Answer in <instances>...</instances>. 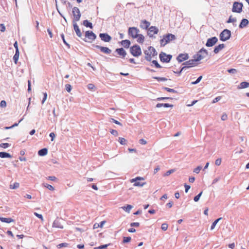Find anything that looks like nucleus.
<instances>
[{
    "mask_svg": "<svg viewBox=\"0 0 249 249\" xmlns=\"http://www.w3.org/2000/svg\"><path fill=\"white\" fill-rule=\"evenodd\" d=\"M231 36V32L228 29H224L219 35L220 39L222 41H226L229 39Z\"/></svg>",
    "mask_w": 249,
    "mask_h": 249,
    "instance_id": "6",
    "label": "nucleus"
},
{
    "mask_svg": "<svg viewBox=\"0 0 249 249\" xmlns=\"http://www.w3.org/2000/svg\"><path fill=\"white\" fill-rule=\"evenodd\" d=\"M137 38V41L139 43H142L144 41V36L142 34H139Z\"/></svg>",
    "mask_w": 249,
    "mask_h": 249,
    "instance_id": "34",
    "label": "nucleus"
},
{
    "mask_svg": "<svg viewBox=\"0 0 249 249\" xmlns=\"http://www.w3.org/2000/svg\"><path fill=\"white\" fill-rule=\"evenodd\" d=\"M208 54V51L206 49L202 48L194 56V58H196L197 61H199L206 57Z\"/></svg>",
    "mask_w": 249,
    "mask_h": 249,
    "instance_id": "4",
    "label": "nucleus"
},
{
    "mask_svg": "<svg viewBox=\"0 0 249 249\" xmlns=\"http://www.w3.org/2000/svg\"><path fill=\"white\" fill-rule=\"evenodd\" d=\"M202 76H199L197 79L196 80V81H194V82H192V85H196L197 84H198L200 81L202 79Z\"/></svg>",
    "mask_w": 249,
    "mask_h": 249,
    "instance_id": "41",
    "label": "nucleus"
},
{
    "mask_svg": "<svg viewBox=\"0 0 249 249\" xmlns=\"http://www.w3.org/2000/svg\"><path fill=\"white\" fill-rule=\"evenodd\" d=\"M222 219L221 217H220L218 219H217L216 220H215L212 224L211 225V230H213L214 229V228H215L216 225L217 224V223Z\"/></svg>",
    "mask_w": 249,
    "mask_h": 249,
    "instance_id": "36",
    "label": "nucleus"
},
{
    "mask_svg": "<svg viewBox=\"0 0 249 249\" xmlns=\"http://www.w3.org/2000/svg\"><path fill=\"white\" fill-rule=\"evenodd\" d=\"M130 53L135 57H138L142 54L141 47L138 45H135L130 48Z\"/></svg>",
    "mask_w": 249,
    "mask_h": 249,
    "instance_id": "5",
    "label": "nucleus"
},
{
    "mask_svg": "<svg viewBox=\"0 0 249 249\" xmlns=\"http://www.w3.org/2000/svg\"><path fill=\"white\" fill-rule=\"evenodd\" d=\"M159 29L155 26H151L148 30V35L152 37L153 35L158 34Z\"/></svg>",
    "mask_w": 249,
    "mask_h": 249,
    "instance_id": "14",
    "label": "nucleus"
},
{
    "mask_svg": "<svg viewBox=\"0 0 249 249\" xmlns=\"http://www.w3.org/2000/svg\"><path fill=\"white\" fill-rule=\"evenodd\" d=\"M221 98V96L216 97L213 100L212 103L214 104V103H215L218 102L220 100Z\"/></svg>",
    "mask_w": 249,
    "mask_h": 249,
    "instance_id": "57",
    "label": "nucleus"
},
{
    "mask_svg": "<svg viewBox=\"0 0 249 249\" xmlns=\"http://www.w3.org/2000/svg\"><path fill=\"white\" fill-rule=\"evenodd\" d=\"M163 89L169 92L177 93V91L173 89H170L167 87H164Z\"/></svg>",
    "mask_w": 249,
    "mask_h": 249,
    "instance_id": "38",
    "label": "nucleus"
},
{
    "mask_svg": "<svg viewBox=\"0 0 249 249\" xmlns=\"http://www.w3.org/2000/svg\"><path fill=\"white\" fill-rule=\"evenodd\" d=\"M153 78L157 79L158 81H166L167 79L164 77H154Z\"/></svg>",
    "mask_w": 249,
    "mask_h": 249,
    "instance_id": "39",
    "label": "nucleus"
},
{
    "mask_svg": "<svg viewBox=\"0 0 249 249\" xmlns=\"http://www.w3.org/2000/svg\"><path fill=\"white\" fill-rule=\"evenodd\" d=\"M159 57L161 62L168 63L170 61L172 55L171 54H167L165 53L161 52L159 55Z\"/></svg>",
    "mask_w": 249,
    "mask_h": 249,
    "instance_id": "9",
    "label": "nucleus"
},
{
    "mask_svg": "<svg viewBox=\"0 0 249 249\" xmlns=\"http://www.w3.org/2000/svg\"><path fill=\"white\" fill-rule=\"evenodd\" d=\"M224 47H225V45L224 44H219L218 46L215 47L214 50H213V52L216 54V53H218Z\"/></svg>",
    "mask_w": 249,
    "mask_h": 249,
    "instance_id": "23",
    "label": "nucleus"
},
{
    "mask_svg": "<svg viewBox=\"0 0 249 249\" xmlns=\"http://www.w3.org/2000/svg\"><path fill=\"white\" fill-rule=\"evenodd\" d=\"M221 120L222 121H225L227 119H228V115L226 113H224L222 114V115L221 116Z\"/></svg>",
    "mask_w": 249,
    "mask_h": 249,
    "instance_id": "53",
    "label": "nucleus"
},
{
    "mask_svg": "<svg viewBox=\"0 0 249 249\" xmlns=\"http://www.w3.org/2000/svg\"><path fill=\"white\" fill-rule=\"evenodd\" d=\"M109 245V244H106V245H101L98 247L94 248V249H105L107 248Z\"/></svg>",
    "mask_w": 249,
    "mask_h": 249,
    "instance_id": "40",
    "label": "nucleus"
},
{
    "mask_svg": "<svg viewBox=\"0 0 249 249\" xmlns=\"http://www.w3.org/2000/svg\"><path fill=\"white\" fill-rule=\"evenodd\" d=\"M249 24V21L246 18H244L241 20L240 24H239V27L240 28H244L247 26Z\"/></svg>",
    "mask_w": 249,
    "mask_h": 249,
    "instance_id": "22",
    "label": "nucleus"
},
{
    "mask_svg": "<svg viewBox=\"0 0 249 249\" xmlns=\"http://www.w3.org/2000/svg\"><path fill=\"white\" fill-rule=\"evenodd\" d=\"M140 31L136 27H129L128 30V34L133 38H136L139 34Z\"/></svg>",
    "mask_w": 249,
    "mask_h": 249,
    "instance_id": "8",
    "label": "nucleus"
},
{
    "mask_svg": "<svg viewBox=\"0 0 249 249\" xmlns=\"http://www.w3.org/2000/svg\"><path fill=\"white\" fill-rule=\"evenodd\" d=\"M0 106L1 107H6V102L4 100H2L0 103Z\"/></svg>",
    "mask_w": 249,
    "mask_h": 249,
    "instance_id": "59",
    "label": "nucleus"
},
{
    "mask_svg": "<svg viewBox=\"0 0 249 249\" xmlns=\"http://www.w3.org/2000/svg\"><path fill=\"white\" fill-rule=\"evenodd\" d=\"M110 133L115 136H117L118 135V133L116 130L112 129L110 131Z\"/></svg>",
    "mask_w": 249,
    "mask_h": 249,
    "instance_id": "63",
    "label": "nucleus"
},
{
    "mask_svg": "<svg viewBox=\"0 0 249 249\" xmlns=\"http://www.w3.org/2000/svg\"><path fill=\"white\" fill-rule=\"evenodd\" d=\"M61 37L63 40V42L64 43V44L67 45L69 48H70V45L66 41L65 39V37H64V34H61Z\"/></svg>",
    "mask_w": 249,
    "mask_h": 249,
    "instance_id": "48",
    "label": "nucleus"
},
{
    "mask_svg": "<svg viewBox=\"0 0 249 249\" xmlns=\"http://www.w3.org/2000/svg\"><path fill=\"white\" fill-rule=\"evenodd\" d=\"M173 107V105H170V104H167V103H158L156 105V107Z\"/></svg>",
    "mask_w": 249,
    "mask_h": 249,
    "instance_id": "25",
    "label": "nucleus"
},
{
    "mask_svg": "<svg viewBox=\"0 0 249 249\" xmlns=\"http://www.w3.org/2000/svg\"><path fill=\"white\" fill-rule=\"evenodd\" d=\"M72 13L73 16L72 22L75 23L78 21L80 20L81 16L79 8L76 7H74L72 8Z\"/></svg>",
    "mask_w": 249,
    "mask_h": 249,
    "instance_id": "7",
    "label": "nucleus"
},
{
    "mask_svg": "<svg viewBox=\"0 0 249 249\" xmlns=\"http://www.w3.org/2000/svg\"><path fill=\"white\" fill-rule=\"evenodd\" d=\"M66 87V89L68 92H70L71 91V87L70 84H67L65 86Z\"/></svg>",
    "mask_w": 249,
    "mask_h": 249,
    "instance_id": "54",
    "label": "nucleus"
},
{
    "mask_svg": "<svg viewBox=\"0 0 249 249\" xmlns=\"http://www.w3.org/2000/svg\"><path fill=\"white\" fill-rule=\"evenodd\" d=\"M34 214L38 218H39L40 219H41V220L42 221H43L44 220L43 219V217L42 215V214H38V213H36V212H35L34 213Z\"/></svg>",
    "mask_w": 249,
    "mask_h": 249,
    "instance_id": "52",
    "label": "nucleus"
},
{
    "mask_svg": "<svg viewBox=\"0 0 249 249\" xmlns=\"http://www.w3.org/2000/svg\"><path fill=\"white\" fill-rule=\"evenodd\" d=\"M176 39L175 35L171 34H168L163 36V38L160 39V43L161 46H164L170 41L174 40Z\"/></svg>",
    "mask_w": 249,
    "mask_h": 249,
    "instance_id": "2",
    "label": "nucleus"
},
{
    "mask_svg": "<svg viewBox=\"0 0 249 249\" xmlns=\"http://www.w3.org/2000/svg\"><path fill=\"white\" fill-rule=\"evenodd\" d=\"M10 146V144L8 143H1L0 144V147L3 148H7Z\"/></svg>",
    "mask_w": 249,
    "mask_h": 249,
    "instance_id": "43",
    "label": "nucleus"
},
{
    "mask_svg": "<svg viewBox=\"0 0 249 249\" xmlns=\"http://www.w3.org/2000/svg\"><path fill=\"white\" fill-rule=\"evenodd\" d=\"M175 172L174 169H171L167 171L166 173L165 174V176H168L170 175L171 174L174 173Z\"/></svg>",
    "mask_w": 249,
    "mask_h": 249,
    "instance_id": "58",
    "label": "nucleus"
},
{
    "mask_svg": "<svg viewBox=\"0 0 249 249\" xmlns=\"http://www.w3.org/2000/svg\"><path fill=\"white\" fill-rule=\"evenodd\" d=\"M68 246V244L66 243H62L57 245V248L60 249L63 247H67Z\"/></svg>",
    "mask_w": 249,
    "mask_h": 249,
    "instance_id": "45",
    "label": "nucleus"
},
{
    "mask_svg": "<svg viewBox=\"0 0 249 249\" xmlns=\"http://www.w3.org/2000/svg\"><path fill=\"white\" fill-rule=\"evenodd\" d=\"M197 62H198L196 58H194L193 59H190L184 63H183V65H185V66L183 67L181 70L178 72L179 74H180L182 71L184 70H185L187 68L193 67L196 66L197 64Z\"/></svg>",
    "mask_w": 249,
    "mask_h": 249,
    "instance_id": "3",
    "label": "nucleus"
},
{
    "mask_svg": "<svg viewBox=\"0 0 249 249\" xmlns=\"http://www.w3.org/2000/svg\"><path fill=\"white\" fill-rule=\"evenodd\" d=\"M141 180H144V178L142 177H136L135 178H133L130 180V182L131 183L134 182L133 185L134 186H139V187H142L145 184V182L141 183L138 181Z\"/></svg>",
    "mask_w": 249,
    "mask_h": 249,
    "instance_id": "11",
    "label": "nucleus"
},
{
    "mask_svg": "<svg viewBox=\"0 0 249 249\" xmlns=\"http://www.w3.org/2000/svg\"><path fill=\"white\" fill-rule=\"evenodd\" d=\"M131 238L130 237H124L123 238V242L124 243H128L130 241Z\"/></svg>",
    "mask_w": 249,
    "mask_h": 249,
    "instance_id": "47",
    "label": "nucleus"
},
{
    "mask_svg": "<svg viewBox=\"0 0 249 249\" xmlns=\"http://www.w3.org/2000/svg\"><path fill=\"white\" fill-rule=\"evenodd\" d=\"M249 87V83L247 82H242L240 83L238 88L245 89Z\"/></svg>",
    "mask_w": 249,
    "mask_h": 249,
    "instance_id": "30",
    "label": "nucleus"
},
{
    "mask_svg": "<svg viewBox=\"0 0 249 249\" xmlns=\"http://www.w3.org/2000/svg\"><path fill=\"white\" fill-rule=\"evenodd\" d=\"M0 31L3 32L5 31V27L3 24H0Z\"/></svg>",
    "mask_w": 249,
    "mask_h": 249,
    "instance_id": "60",
    "label": "nucleus"
},
{
    "mask_svg": "<svg viewBox=\"0 0 249 249\" xmlns=\"http://www.w3.org/2000/svg\"><path fill=\"white\" fill-rule=\"evenodd\" d=\"M50 137L51 138V141H53L55 138V135L53 132H52L50 134Z\"/></svg>",
    "mask_w": 249,
    "mask_h": 249,
    "instance_id": "64",
    "label": "nucleus"
},
{
    "mask_svg": "<svg viewBox=\"0 0 249 249\" xmlns=\"http://www.w3.org/2000/svg\"><path fill=\"white\" fill-rule=\"evenodd\" d=\"M53 228H59L62 229H63V226L61 224L60 220L58 218H56L53 222Z\"/></svg>",
    "mask_w": 249,
    "mask_h": 249,
    "instance_id": "17",
    "label": "nucleus"
},
{
    "mask_svg": "<svg viewBox=\"0 0 249 249\" xmlns=\"http://www.w3.org/2000/svg\"><path fill=\"white\" fill-rule=\"evenodd\" d=\"M228 71L230 73L234 74L237 72V70L235 69H231L228 70Z\"/></svg>",
    "mask_w": 249,
    "mask_h": 249,
    "instance_id": "56",
    "label": "nucleus"
},
{
    "mask_svg": "<svg viewBox=\"0 0 249 249\" xmlns=\"http://www.w3.org/2000/svg\"><path fill=\"white\" fill-rule=\"evenodd\" d=\"M150 25V23L146 20L141 21L140 27L143 29H147Z\"/></svg>",
    "mask_w": 249,
    "mask_h": 249,
    "instance_id": "20",
    "label": "nucleus"
},
{
    "mask_svg": "<svg viewBox=\"0 0 249 249\" xmlns=\"http://www.w3.org/2000/svg\"><path fill=\"white\" fill-rule=\"evenodd\" d=\"M99 37L102 40L106 42H109L111 40V37L107 33H100Z\"/></svg>",
    "mask_w": 249,
    "mask_h": 249,
    "instance_id": "13",
    "label": "nucleus"
},
{
    "mask_svg": "<svg viewBox=\"0 0 249 249\" xmlns=\"http://www.w3.org/2000/svg\"><path fill=\"white\" fill-rule=\"evenodd\" d=\"M0 220L2 222H5L6 223H10L11 222L14 221V220L11 218H4L0 217Z\"/></svg>",
    "mask_w": 249,
    "mask_h": 249,
    "instance_id": "28",
    "label": "nucleus"
},
{
    "mask_svg": "<svg viewBox=\"0 0 249 249\" xmlns=\"http://www.w3.org/2000/svg\"><path fill=\"white\" fill-rule=\"evenodd\" d=\"M221 158H218L217 160H216L215 161V164L216 165L219 166L221 164Z\"/></svg>",
    "mask_w": 249,
    "mask_h": 249,
    "instance_id": "55",
    "label": "nucleus"
},
{
    "mask_svg": "<svg viewBox=\"0 0 249 249\" xmlns=\"http://www.w3.org/2000/svg\"><path fill=\"white\" fill-rule=\"evenodd\" d=\"M168 227V226L166 223H163L161 225V228L162 230L165 231L167 230Z\"/></svg>",
    "mask_w": 249,
    "mask_h": 249,
    "instance_id": "51",
    "label": "nucleus"
},
{
    "mask_svg": "<svg viewBox=\"0 0 249 249\" xmlns=\"http://www.w3.org/2000/svg\"><path fill=\"white\" fill-rule=\"evenodd\" d=\"M133 208V206L131 205H127L126 206H123L122 209L124 210L125 212L129 213L131 210V209Z\"/></svg>",
    "mask_w": 249,
    "mask_h": 249,
    "instance_id": "33",
    "label": "nucleus"
},
{
    "mask_svg": "<svg viewBox=\"0 0 249 249\" xmlns=\"http://www.w3.org/2000/svg\"><path fill=\"white\" fill-rule=\"evenodd\" d=\"M44 186L46 187L47 189L51 191H53L54 190V187L51 185H49L48 184H44Z\"/></svg>",
    "mask_w": 249,
    "mask_h": 249,
    "instance_id": "44",
    "label": "nucleus"
},
{
    "mask_svg": "<svg viewBox=\"0 0 249 249\" xmlns=\"http://www.w3.org/2000/svg\"><path fill=\"white\" fill-rule=\"evenodd\" d=\"M122 45L125 48H128L130 45V41L128 40H124L121 42Z\"/></svg>",
    "mask_w": 249,
    "mask_h": 249,
    "instance_id": "27",
    "label": "nucleus"
},
{
    "mask_svg": "<svg viewBox=\"0 0 249 249\" xmlns=\"http://www.w3.org/2000/svg\"><path fill=\"white\" fill-rule=\"evenodd\" d=\"M43 95H44V97H43V98L42 100V104H44V103L45 102V101L46 100V99H47V94L46 92H45L43 93Z\"/></svg>",
    "mask_w": 249,
    "mask_h": 249,
    "instance_id": "61",
    "label": "nucleus"
},
{
    "mask_svg": "<svg viewBox=\"0 0 249 249\" xmlns=\"http://www.w3.org/2000/svg\"><path fill=\"white\" fill-rule=\"evenodd\" d=\"M202 194V192H201L200 193H199L197 196H196L194 198V200L195 202H197L199 200L200 196H201Z\"/></svg>",
    "mask_w": 249,
    "mask_h": 249,
    "instance_id": "42",
    "label": "nucleus"
},
{
    "mask_svg": "<svg viewBox=\"0 0 249 249\" xmlns=\"http://www.w3.org/2000/svg\"><path fill=\"white\" fill-rule=\"evenodd\" d=\"M23 120V118H21L18 122V123H15L13 125L11 126H6L4 127V129H6V130H7V129H11V128H12L15 126H17L18 125V124L19 123H20L22 120Z\"/></svg>",
    "mask_w": 249,
    "mask_h": 249,
    "instance_id": "37",
    "label": "nucleus"
},
{
    "mask_svg": "<svg viewBox=\"0 0 249 249\" xmlns=\"http://www.w3.org/2000/svg\"><path fill=\"white\" fill-rule=\"evenodd\" d=\"M144 53L145 55V59L148 61H151V56H154L157 55L155 49L152 46L149 47L148 50L144 51Z\"/></svg>",
    "mask_w": 249,
    "mask_h": 249,
    "instance_id": "1",
    "label": "nucleus"
},
{
    "mask_svg": "<svg viewBox=\"0 0 249 249\" xmlns=\"http://www.w3.org/2000/svg\"><path fill=\"white\" fill-rule=\"evenodd\" d=\"M243 4L241 2H234L233 4L232 11L240 13L242 11Z\"/></svg>",
    "mask_w": 249,
    "mask_h": 249,
    "instance_id": "10",
    "label": "nucleus"
},
{
    "mask_svg": "<svg viewBox=\"0 0 249 249\" xmlns=\"http://www.w3.org/2000/svg\"><path fill=\"white\" fill-rule=\"evenodd\" d=\"M202 169V167L201 166H198L194 170V172L196 174H198Z\"/></svg>",
    "mask_w": 249,
    "mask_h": 249,
    "instance_id": "49",
    "label": "nucleus"
},
{
    "mask_svg": "<svg viewBox=\"0 0 249 249\" xmlns=\"http://www.w3.org/2000/svg\"><path fill=\"white\" fill-rule=\"evenodd\" d=\"M189 58V55L187 53H180L177 58L178 61L180 63L183 61L186 60Z\"/></svg>",
    "mask_w": 249,
    "mask_h": 249,
    "instance_id": "15",
    "label": "nucleus"
},
{
    "mask_svg": "<svg viewBox=\"0 0 249 249\" xmlns=\"http://www.w3.org/2000/svg\"><path fill=\"white\" fill-rule=\"evenodd\" d=\"M236 22V18H232L231 16L229 17V19L227 20V22L229 23H232L233 25L236 26V25L234 24Z\"/></svg>",
    "mask_w": 249,
    "mask_h": 249,
    "instance_id": "31",
    "label": "nucleus"
},
{
    "mask_svg": "<svg viewBox=\"0 0 249 249\" xmlns=\"http://www.w3.org/2000/svg\"><path fill=\"white\" fill-rule=\"evenodd\" d=\"M95 47L97 49H99L100 51L106 53V54H110L111 52V50L106 47H103L99 45H95Z\"/></svg>",
    "mask_w": 249,
    "mask_h": 249,
    "instance_id": "16",
    "label": "nucleus"
},
{
    "mask_svg": "<svg viewBox=\"0 0 249 249\" xmlns=\"http://www.w3.org/2000/svg\"><path fill=\"white\" fill-rule=\"evenodd\" d=\"M19 50L16 51L15 54L13 56V60L15 64H17L19 58Z\"/></svg>",
    "mask_w": 249,
    "mask_h": 249,
    "instance_id": "29",
    "label": "nucleus"
},
{
    "mask_svg": "<svg viewBox=\"0 0 249 249\" xmlns=\"http://www.w3.org/2000/svg\"><path fill=\"white\" fill-rule=\"evenodd\" d=\"M119 141L122 145L125 144L126 140L125 139L120 137L119 138Z\"/></svg>",
    "mask_w": 249,
    "mask_h": 249,
    "instance_id": "46",
    "label": "nucleus"
},
{
    "mask_svg": "<svg viewBox=\"0 0 249 249\" xmlns=\"http://www.w3.org/2000/svg\"><path fill=\"white\" fill-rule=\"evenodd\" d=\"M48 149L46 148H42L38 151V155L40 156H44L47 154Z\"/></svg>",
    "mask_w": 249,
    "mask_h": 249,
    "instance_id": "24",
    "label": "nucleus"
},
{
    "mask_svg": "<svg viewBox=\"0 0 249 249\" xmlns=\"http://www.w3.org/2000/svg\"><path fill=\"white\" fill-rule=\"evenodd\" d=\"M115 52L123 58H124L126 55V52L123 48L116 49Z\"/></svg>",
    "mask_w": 249,
    "mask_h": 249,
    "instance_id": "19",
    "label": "nucleus"
},
{
    "mask_svg": "<svg viewBox=\"0 0 249 249\" xmlns=\"http://www.w3.org/2000/svg\"><path fill=\"white\" fill-rule=\"evenodd\" d=\"M83 25L87 27H89L90 29H92L93 26L92 23L89 22L88 20H85L83 21Z\"/></svg>",
    "mask_w": 249,
    "mask_h": 249,
    "instance_id": "32",
    "label": "nucleus"
},
{
    "mask_svg": "<svg viewBox=\"0 0 249 249\" xmlns=\"http://www.w3.org/2000/svg\"><path fill=\"white\" fill-rule=\"evenodd\" d=\"M12 156L6 152H0V158H11Z\"/></svg>",
    "mask_w": 249,
    "mask_h": 249,
    "instance_id": "26",
    "label": "nucleus"
},
{
    "mask_svg": "<svg viewBox=\"0 0 249 249\" xmlns=\"http://www.w3.org/2000/svg\"><path fill=\"white\" fill-rule=\"evenodd\" d=\"M19 187V183L18 182H15L13 184H10L9 188L11 189H16Z\"/></svg>",
    "mask_w": 249,
    "mask_h": 249,
    "instance_id": "35",
    "label": "nucleus"
},
{
    "mask_svg": "<svg viewBox=\"0 0 249 249\" xmlns=\"http://www.w3.org/2000/svg\"><path fill=\"white\" fill-rule=\"evenodd\" d=\"M131 227H139L140 223L139 222H133L130 224Z\"/></svg>",
    "mask_w": 249,
    "mask_h": 249,
    "instance_id": "62",
    "label": "nucleus"
},
{
    "mask_svg": "<svg viewBox=\"0 0 249 249\" xmlns=\"http://www.w3.org/2000/svg\"><path fill=\"white\" fill-rule=\"evenodd\" d=\"M152 63L154 64L155 66V67L157 68H161L160 65L158 63V62L156 60H153L152 61Z\"/></svg>",
    "mask_w": 249,
    "mask_h": 249,
    "instance_id": "50",
    "label": "nucleus"
},
{
    "mask_svg": "<svg viewBox=\"0 0 249 249\" xmlns=\"http://www.w3.org/2000/svg\"><path fill=\"white\" fill-rule=\"evenodd\" d=\"M85 36L92 40H95L96 38V35L93 32L90 31H88L86 32Z\"/></svg>",
    "mask_w": 249,
    "mask_h": 249,
    "instance_id": "18",
    "label": "nucleus"
},
{
    "mask_svg": "<svg viewBox=\"0 0 249 249\" xmlns=\"http://www.w3.org/2000/svg\"><path fill=\"white\" fill-rule=\"evenodd\" d=\"M73 28L74 30L77 35V36L79 37H81L82 36V34L81 33L80 30L78 26L77 25L76 22L73 23Z\"/></svg>",
    "mask_w": 249,
    "mask_h": 249,
    "instance_id": "21",
    "label": "nucleus"
},
{
    "mask_svg": "<svg viewBox=\"0 0 249 249\" xmlns=\"http://www.w3.org/2000/svg\"><path fill=\"white\" fill-rule=\"evenodd\" d=\"M218 39L215 36L208 38L206 43V46L209 47H212L215 45Z\"/></svg>",
    "mask_w": 249,
    "mask_h": 249,
    "instance_id": "12",
    "label": "nucleus"
}]
</instances>
